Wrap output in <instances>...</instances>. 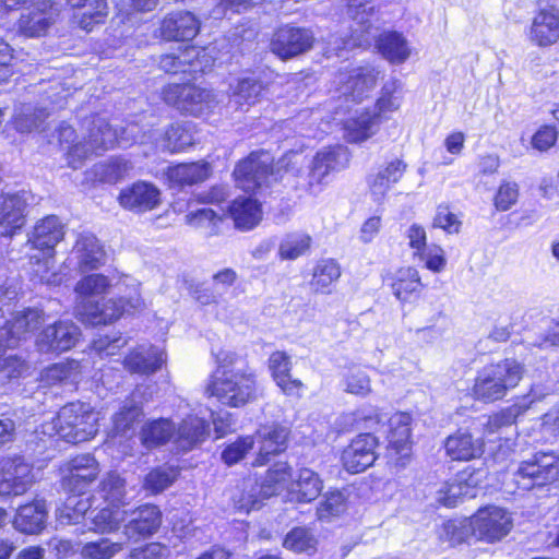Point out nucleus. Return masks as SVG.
I'll list each match as a JSON object with an SVG mask.
<instances>
[{"instance_id": "obj_9", "label": "nucleus", "mask_w": 559, "mask_h": 559, "mask_svg": "<svg viewBox=\"0 0 559 559\" xmlns=\"http://www.w3.org/2000/svg\"><path fill=\"white\" fill-rule=\"evenodd\" d=\"M488 471L486 468L471 469V467L459 473L456 477L443 483L436 491V501L447 508H454L461 503L464 498L476 497L477 487L480 480L486 479Z\"/></svg>"}, {"instance_id": "obj_54", "label": "nucleus", "mask_w": 559, "mask_h": 559, "mask_svg": "<svg viewBox=\"0 0 559 559\" xmlns=\"http://www.w3.org/2000/svg\"><path fill=\"white\" fill-rule=\"evenodd\" d=\"M122 549V543H115L108 538H100L97 542L86 543L81 549V555L86 559H111Z\"/></svg>"}, {"instance_id": "obj_35", "label": "nucleus", "mask_w": 559, "mask_h": 559, "mask_svg": "<svg viewBox=\"0 0 559 559\" xmlns=\"http://www.w3.org/2000/svg\"><path fill=\"white\" fill-rule=\"evenodd\" d=\"M210 433V425L198 416H188L177 429L175 442L182 451L203 442Z\"/></svg>"}, {"instance_id": "obj_12", "label": "nucleus", "mask_w": 559, "mask_h": 559, "mask_svg": "<svg viewBox=\"0 0 559 559\" xmlns=\"http://www.w3.org/2000/svg\"><path fill=\"white\" fill-rule=\"evenodd\" d=\"M99 472V464L93 455H76L61 467L62 487L70 492L84 493Z\"/></svg>"}, {"instance_id": "obj_44", "label": "nucleus", "mask_w": 559, "mask_h": 559, "mask_svg": "<svg viewBox=\"0 0 559 559\" xmlns=\"http://www.w3.org/2000/svg\"><path fill=\"white\" fill-rule=\"evenodd\" d=\"M63 504L56 511L57 521L60 525H72L80 522L86 512L91 509L90 498L83 497V493L72 492Z\"/></svg>"}, {"instance_id": "obj_5", "label": "nucleus", "mask_w": 559, "mask_h": 559, "mask_svg": "<svg viewBox=\"0 0 559 559\" xmlns=\"http://www.w3.org/2000/svg\"><path fill=\"white\" fill-rule=\"evenodd\" d=\"M162 98L179 111L197 117L211 111L218 104L216 95L211 90L189 83L164 86Z\"/></svg>"}, {"instance_id": "obj_15", "label": "nucleus", "mask_w": 559, "mask_h": 559, "mask_svg": "<svg viewBox=\"0 0 559 559\" xmlns=\"http://www.w3.org/2000/svg\"><path fill=\"white\" fill-rule=\"evenodd\" d=\"M34 481L29 464L22 459L0 461V496H20L25 493Z\"/></svg>"}, {"instance_id": "obj_22", "label": "nucleus", "mask_w": 559, "mask_h": 559, "mask_svg": "<svg viewBox=\"0 0 559 559\" xmlns=\"http://www.w3.org/2000/svg\"><path fill=\"white\" fill-rule=\"evenodd\" d=\"M110 286L109 280L103 274H91L80 280L75 285V313H86L95 308V302Z\"/></svg>"}, {"instance_id": "obj_21", "label": "nucleus", "mask_w": 559, "mask_h": 559, "mask_svg": "<svg viewBox=\"0 0 559 559\" xmlns=\"http://www.w3.org/2000/svg\"><path fill=\"white\" fill-rule=\"evenodd\" d=\"M200 31V22L189 11H178L167 14L162 21L160 35L166 40H192Z\"/></svg>"}, {"instance_id": "obj_20", "label": "nucleus", "mask_w": 559, "mask_h": 559, "mask_svg": "<svg viewBox=\"0 0 559 559\" xmlns=\"http://www.w3.org/2000/svg\"><path fill=\"white\" fill-rule=\"evenodd\" d=\"M252 437L259 447L253 464L264 465L271 455H276L286 449L288 430L278 424H270L261 426Z\"/></svg>"}, {"instance_id": "obj_32", "label": "nucleus", "mask_w": 559, "mask_h": 559, "mask_svg": "<svg viewBox=\"0 0 559 559\" xmlns=\"http://www.w3.org/2000/svg\"><path fill=\"white\" fill-rule=\"evenodd\" d=\"M269 368L272 377L281 390L287 395L298 394L302 388L300 380L290 376L292 361L285 352H274L269 358Z\"/></svg>"}, {"instance_id": "obj_30", "label": "nucleus", "mask_w": 559, "mask_h": 559, "mask_svg": "<svg viewBox=\"0 0 559 559\" xmlns=\"http://www.w3.org/2000/svg\"><path fill=\"white\" fill-rule=\"evenodd\" d=\"M229 91V103L234 104L237 109L248 110L249 107L262 99L265 86L259 79L248 76L237 80L235 84H230Z\"/></svg>"}, {"instance_id": "obj_16", "label": "nucleus", "mask_w": 559, "mask_h": 559, "mask_svg": "<svg viewBox=\"0 0 559 559\" xmlns=\"http://www.w3.org/2000/svg\"><path fill=\"white\" fill-rule=\"evenodd\" d=\"M143 300L138 293L124 298H110L95 302V308L86 313H81L78 318L91 325L107 324L119 319L124 312L135 311L143 307Z\"/></svg>"}, {"instance_id": "obj_62", "label": "nucleus", "mask_w": 559, "mask_h": 559, "mask_svg": "<svg viewBox=\"0 0 559 559\" xmlns=\"http://www.w3.org/2000/svg\"><path fill=\"white\" fill-rule=\"evenodd\" d=\"M344 383L345 391L350 394L366 396L371 392V381L369 376L367 372L359 369L349 370L345 376Z\"/></svg>"}, {"instance_id": "obj_24", "label": "nucleus", "mask_w": 559, "mask_h": 559, "mask_svg": "<svg viewBox=\"0 0 559 559\" xmlns=\"http://www.w3.org/2000/svg\"><path fill=\"white\" fill-rule=\"evenodd\" d=\"M530 38L539 47H548L559 41V12L557 9H543L534 16Z\"/></svg>"}, {"instance_id": "obj_2", "label": "nucleus", "mask_w": 559, "mask_h": 559, "mask_svg": "<svg viewBox=\"0 0 559 559\" xmlns=\"http://www.w3.org/2000/svg\"><path fill=\"white\" fill-rule=\"evenodd\" d=\"M258 378L255 371L243 366L237 372L210 376L204 392L215 397L224 406L239 408L258 399Z\"/></svg>"}, {"instance_id": "obj_34", "label": "nucleus", "mask_w": 559, "mask_h": 559, "mask_svg": "<svg viewBox=\"0 0 559 559\" xmlns=\"http://www.w3.org/2000/svg\"><path fill=\"white\" fill-rule=\"evenodd\" d=\"M447 455L452 461H469L484 452V443L474 440L467 432H456L449 436L444 443Z\"/></svg>"}, {"instance_id": "obj_53", "label": "nucleus", "mask_w": 559, "mask_h": 559, "mask_svg": "<svg viewBox=\"0 0 559 559\" xmlns=\"http://www.w3.org/2000/svg\"><path fill=\"white\" fill-rule=\"evenodd\" d=\"M290 468L286 463H278L269 469L264 480L260 484L264 490V497L277 495L284 489L290 479Z\"/></svg>"}, {"instance_id": "obj_50", "label": "nucleus", "mask_w": 559, "mask_h": 559, "mask_svg": "<svg viewBox=\"0 0 559 559\" xmlns=\"http://www.w3.org/2000/svg\"><path fill=\"white\" fill-rule=\"evenodd\" d=\"M43 312L37 309H27L23 312L15 314L12 321H10L4 328H9L10 335L17 336V344L21 340L25 338L26 335L43 323Z\"/></svg>"}, {"instance_id": "obj_60", "label": "nucleus", "mask_w": 559, "mask_h": 559, "mask_svg": "<svg viewBox=\"0 0 559 559\" xmlns=\"http://www.w3.org/2000/svg\"><path fill=\"white\" fill-rule=\"evenodd\" d=\"M78 365L74 362H59L51 365L43 370L41 380L53 385L73 378L76 374Z\"/></svg>"}, {"instance_id": "obj_33", "label": "nucleus", "mask_w": 559, "mask_h": 559, "mask_svg": "<svg viewBox=\"0 0 559 559\" xmlns=\"http://www.w3.org/2000/svg\"><path fill=\"white\" fill-rule=\"evenodd\" d=\"M47 508L44 501H35L19 508L13 521L14 527L25 534H37L46 524Z\"/></svg>"}, {"instance_id": "obj_18", "label": "nucleus", "mask_w": 559, "mask_h": 559, "mask_svg": "<svg viewBox=\"0 0 559 559\" xmlns=\"http://www.w3.org/2000/svg\"><path fill=\"white\" fill-rule=\"evenodd\" d=\"M162 524V512L154 504H144L130 513V520L123 527L129 540H139L155 534Z\"/></svg>"}, {"instance_id": "obj_55", "label": "nucleus", "mask_w": 559, "mask_h": 559, "mask_svg": "<svg viewBox=\"0 0 559 559\" xmlns=\"http://www.w3.org/2000/svg\"><path fill=\"white\" fill-rule=\"evenodd\" d=\"M297 492L302 501H312L322 490V480L312 469L302 468L297 479Z\"/></svg>"}, {"instance_id": "obj_41", "label": "nucleus", "mask_w": 559, "mask_h": 559, "mask_svg": "<svg viewBox=\"0 0 559 559\" xmlns=\"http://www.w3.org/2000/svg\"><path fill=\"white\" fill-rule=\"evenodd\" d=\"M176 427L168 418H158L146 421L141 429L140 439L147 448H155L165 444L175 437Z\"/></svg>"}, {"instance_id": "obj_19", "label": "nucleus", "mask_w": 559, "mask_h": 559, "mask_svg": "<svg viewBox=\"0 0 559 559\" xmlns=\"http://www.w3.org/2000/svg\"><path fill=\"white\" fill-rule=\"evenodd\" d=\"M105 252L98 239L91 233L79 235L69 257L80 272L98 269L104 263Z\"/></svg>"}, {"instance_id": "obj_6", "label": "nucleus", "mask_w": 559, "mask_h": 559, "mask_svg": "<svg viewBox=\"0 0 559 559\" xmlns=\"http://www.w3.org/2000/svg\"><path fill=\"white\" fill-rule=\"evenodd\" d=\"M516 488L530 490L559 480V455L555 452H537L522 462L512 474Z\"/></svg>"}, {"instance_id": "obj_26", "label": "nucleus", "mask_w": 559, "mask_h": 559, "mask_svg": "<svg viewBox=\"0 0 559 559\" xmlns=\"http://www.w3.org/2000/svg\"><path fill=\"white\" fill-rule=\"evenodd\" d=\"M164 361L165 354L160 348L141 345L124 358L123 365L131 373L151 374L156 372Z\"/></svg>"}, {"instance_id": "obj_7", "label": "nucleus", "mask_w": 559, "mask_h": 559, "mask_svg": "<svg viewBox=\"0 0 559 559\" xmlns=\"http://www.w3.org/2000/svg\"><path fill=\"white\" fill-rule=\"evenodd\" d=\"M234 177L238 188L257 193L276 180L273 173V157L267 152H253L238 163Z\"/></svg>"}, {"instance_id": "obj_46", "label": "nucleus", "mask_w": 559, "mask_h": 559, "mask_svg": "<svg viewBox=\"0 0 559 559\" xmlns=\"http://www.w3.org/2000/svg\"><path fill=\"white\" fill-rule=\"evenodd\" d=\"M264 497L263 487L254 478L243 479L239 495L234 496L235 506L247 513L259 509Z\"/></svg>"}, {"instance_id": "obj_27", "label": "nucleus", "mask_w": 559, "mask_h": 559, "mask_svg": "<svg viewBox=\"0 0 559 559\" xmlns=\"http://www.w3.org/2000/svg\"><path fill=\"white\" fill-rule=\"evenodd\" d=\"M523 376V367L514 359H506L491 370V401L502 399L515 388Z\"/></svg>"}, {"instance_id": "obj_52", "label": "nucleus", "mask_w": 559, "mask_h": 559, "mask_svg": "<svg viewBox=\"0 0 559 559\" xmlns=\"http://www.w3.org/2000/svg\"><path fill=\"white\" fill-rule=\"evenodd\" d=\"M178 477V471L171 466H159L152 469L144 479V489L151 493H159L168 488Z\"/></svg>"}, {"instance_id": "obj_51", "label": "nucleus", "mask_w": 559, "mask_h": 559, "mask_svg": "<svg viewBox=\"0 0 559 559\" xmlns=\"http://www.w3.org/2000/svg\"><path fill=\"white\" fill-rule=\"evenodd\" d=\"M46 108H36L32 105H21L15 108L13 118L14 127L20 132H31L48 117Z\"/></svg>"}, {"instance_id": "obj_37", "label": "nucleus", "mask_w": 559, "mask_h": 559, "mask_svg": "<svg viewBox=\"0 0 559 559\" xmlns=\"http://www.w3.org/2000/svg\"><path fill=\"white\" fill-rule=\"evenodd\" d=\"M229 214L237 228L249 230L255 227L262 218L261 205L251 198H238L228 207Z\"/></svg>"}, {"instance_id": "obj_36", "label": "nucleus", "mask_w": 559, "mask_h": 559, "mask_svg": "<svg viewBox=\"0 0 559 559\" xmlns=\"http://www.w3.org/2000/svg\"><path fill=\"white\" fill-rule=\"evenodd\" d=\"M68 4L78 10L74 15L82 29L91 31L95 24L104 21L108 13L106 0H67Z\"/></svg>"}, {"instance_id": "obj_4", "label": "nucleus", "mask_w": 559, "mask_h": 559, "mask_svg": "<svg viewBox=\"0 0 559 559\" xmlns=\"http://www.w3.org/2000/svg\"><path fill=\"white\" fill-rule=\"evenodd\" d=\"M98 415L90 404L72 402L64 405L51 425L56 435L70 443H80L97 432Z\"/></svg>"}, {"instance_id": "obj_43", "label": "nucleus", "mask_w": 559, "mask_h": 559, "mask_svg": "<svg viewBox=\"0 0 559 559\" xmlns=\"http://www.w3.org/2000/svg\"><path fill=\"white\" fill-rule=\"evenodd\" d=\"M378 123V115L362 111L345 121V136L349 142H362L374 134Z\"/></svg>"}, {"instance_id": "obj_11", "label": "nucleus", "mask_w": 559, "mask_h": 559, "mask_svg": "<svg viewBox=\"0 0 559 559\" xmlns=\"http://www.w3.org/2000/svg\"><path fill=\"white\" fill-rule=\"evenodd\" d=\"M58 8L50 0H36L23 8L16 23L17 32L25 37H40L47 34L56 22Z\"/></svg>"}, {"instance_id": "obj_29", "label": "nucleus", "mask_w": 559, "mask_h": 559, "mask_svg": "<svg viewBox=\"0 0 559 559\" xmlns=\"http://www.w3.org/2000/svg\"><path fill=\"white\" fill-rule=\"evenodd\" d=\"M25 200L20 194L0 195V227L2 236L12 237L24 225Z\"/></svg>"}, {"instance_id": "obj_40", "label": "nucleus", "mask_w": 559, "mask_h": 559, "mask_svg": "<svg viewBox=\"0 0 559 559\" xmlns=\"http://www.w3.org/2000/svg\"><path fill=\"white\" fill-rule=\"evenodd\" d=\"M341 274V266L334 259L319 260L312 270L311 289L320 294H330Z\"/></svg>"}, {"instance_id": "obj_28", "label": "nucleus", "mask_w": 559, "mask_h": 559, "mask_svg": "<svg viewBox=\"0 0 559 559\" xmlns=\"http://www.w3.org/2000/svg\"><path fill=\"white\" fill-rule=\"evenodd\" d=\"M63 236L64 226L60 219L55 215H49L35 225L28 242L35 249L50 252L63 239Z\"/></svg>"}, {"instance_id": "obj_25", "label": "nucleus", "mask_w": 559, "mask_h": 559, "mask_svg": "<svg viewBox=\"0 0 559 559\" xmlns=\"http://www.w3.org/2000/svg\"><path fill=\"white\" fill-rule=\"evenodd\" d=\"M146 134H143L139 140L140 143H145ZM147 141L154 142L158 150L176 153L191 146L193 144V135L183 126L179 123L170 124L163 133L157 131H150Z\"/></svg>"}, {"instance_id": "obj_56", "label": "nucleus", "mask_w": 559, "mask_h": 559, "mask_svg": "<svg viewBox=\"0 0 559 559\" xmlns=\"http://www.w3.org/2000/svg\"><path fill=\"white\" fill-rule=\"evenodd\" d=\"M199 51L194 47H188L180 52L167 53L160 57L159 67L168 73L187 72V66H192L193 58L198 57Z\"/></svg>"}, {"instance_id": "obj_3", "label": "nucleus", "mask_w": 559, "mask_h": 559, "mask_svg": "<svg viewBox=\"0 0 559 559\" xmlns=\"http://www.w3.org/2000/svg\"><path fill=\"white\" fill-rule=\"evenodd\" d=\"M347 13L353 20L352 35L348 38L332 35L325 51L328 58L340 57L342 50L368 47L377 37V28L373 26V21L377 17L374 0H348Z\"/></svg>"}, {"instance_id": "obj_58", "label": "nucleus", "mask_w": 559, "mask_h": 559, "mask_svg": "<svg viewBox=\"0 0 559 559\" xmlns=\"http://www.w3.org/2000/svg\"><path fill=\"white\" fill-rule=\"evenodd\" d=\"M346 509V501L340 491L329 492L320 502L317 514L320 520H330L338 516Z\"/></svg>"}, {"instance_id": "obj_49", "label": "nucleus", "mask_w": 559, "mask_h": 559, "mask_svg": "<svg viewBox=\"0 0 559 559\" xmlns=\"http://www.w3.org/2000/svg\"><path fill=\"white\" fill-rule=\"evenodd\" d=\"M127 515L128 512L126 510L108 504L93 515V527L91 530L102 534L115 532L126 521Z\"/></svg>"}, {"instance_id": "obj_38", "label": "nucleus", "mask_w": 559, "mask_h": 559, "mask_svg": "<svg viewBox=\"0 0 559 559\" xmlns=\"http://www.w3.org/2000/svg\"><path fill=\"white\" fill-rule=\"evenodd\" d=\"M388 441L391 450L401 454L402 459L408 456L411 437V416L406 413H396L389 419Z\"/></svg>"}, {"instance_id": "obj_59", "label": "nucleus", "mask_w": 559, "mask_h": 559, "mask_svg": "<svg viewBox=\"0 0 559 559\" xmlns=\"http://www.w3.org/2000/svg\"><path fill=\"white\" fill-rule=\"evenodd\" d=\"M255 441L252 436L238 438L236 441L226 445L222 452V460L227 465H234L242 460L246 454L253 449Z\"/></svg>"}, {"instance_id": "obj_42", "label": "nucleus", "mask_w": 559, "mask_h": 559, "mask_svg": "<svg viewBox=\"0 0 559 559\" xmlns=\"http://www.w3.org/2000/svg\"><path fill=\"white\" fill-rule=\"evenodd\" d=\"M141 395V389L136 388L130 399L126 400L120 409L114 415L112 421L116 432L126 435L133 428L134 423L143 416L141 402L139 401Z\"/></svg>"}, {"instance_id": "obj_63", "label": "nucleus", "mask_w": 559, "mask_h": 559, "mask_svg": "<svg viewBox=\"0 0 559 559\" xmlns=\"http://www.w3.org/2000/svg\"><path fill=\"white\" fill-rule=\"evenodd\" d=\"M226 215V211L221 209L218 212L213 209L203 207L197 211H191L186 215V222L188 225L199 228V227H210L211 225H216L217 222L222 221V218Z\"/></svg>"}, {"instance_id": "obj_47", "label": "nucleus", "mask_w": 559, "mask_h": 559, "mask_svg": "<svg viewBox=\"0 0 559 559\" xmlns=\"http://www.w3.org/2000/svg\"><path fill=\"white\" fill-rule=\"evenodd\" d=\"M132 169V164L123 157H110L95 165V177L103 182L115 183L124 178Z\"/></svg>"}, {"instance_id": "obj_13", "label": "nucleus", "mask_w": 559, "mask_h": 559, "mask_svg": "<svg viewBox=\"0 0 559 559\" xmlns=\"http://www.w3.org/2000/svg\"><path fill=\"white\" fill-rule=\"evenodd\" d=\"M313 43L310 29L285 25L274 33L271 50L282 59H289L309 50Z\"/></svg>"}, {"instance_id": "obj_8", "label": "nucleus", "mask_w": 559, "mask_h": 559, "mask_svg": "<svg viewBox=\"0 0 559 559\" xmlns=\"http://www.w3.org/2000/svg\"><path fill=\"white\" fill-rule=\"evenodd\" d=\"M379 72L371 66L341 70L335 79V93L346 103H360L377 85Z\"/></svg>"}, {"instance_id": "obj_39", "label": "nucleus", "mask_w": 559, "mask_h": 559, "mask_svg": "<svg viewBox=\"0 0 559 559\" xmlns=\"http://www.w3.org/2000/svg\"><path fill=\"white\" fill-rule=\"evenodd\" d=\"M380 53L392 63H403L411 56L407 39L397 32H386L377 39Z\"/></svg>"}, {"instance_id": "obj_23", "label": "nucleus", "mask_w": 559, "mask_h": 559, "mask_svg": "<svg viewBox=\"0 0 559 559\" xmlns=\"http://www.w3.org/2000/svg\"><path fill=\"white\" fill-rule=\"evenodd\" d=\"M159 190L147 182H135L121 191L119 202L127 210L138 213L155 209L159 204Z\"/></svg>"}, {"instance_id": "obj_48", "label": "nucleus", "mask_w": 559, "mask_h": 559, "mask_svg": "<svg viewBox=\"0 0 559 559\" xmlns=\"http://www.w3.org/2000/svg\"><path fill=\"white\" fill-rule=\"evenodd\" d=\"M423 284L419 273L414 267L401 269L396 273V278L392 284L394 296L401 300L406 301L409 297L421 289Z\"/></svg>"}, {"instance_id": "obj_10", "label": "nucleus", "mask_w": 559, "mask_h": 559, "mask_svg": "<svg viewBox=\"0 0 559 559\" xmlns=\"http://www.w3.org/2000/svg\"><path fill=\"white\" fill-rule=\"evenodd\" d=\"M349 163V153L345 146L324 147L319 151L310 166L307 189L311 194H318L325 178L332 171H338Z\"/></svg>"}, {"instance_id": "obj_61", "label": "nucleus", "mask_w": 559, "mask_h": 559, "mask_svg": "<svg viewBox=\"0 0 559 559\" xmlns=\"http://www.w3.org/2000/svg\"><path fill=\"white\" fill-rule=\"evenodd\" d=\"M310 241L306 235L288 236L280 246V254L283 259L295 260L309 249Z\"/></svg>"}, {"instance_id": "obj_57", "label": "nucleus", "mask_w": 559, "mask_h": 559, "mask_svg": "<svg viewBox=\"0 0 559 559\" xmlns=\"http://www.w3.org/2000/svg\"><path fill=\"white\" fill-rule=\"evenodd\" d=\"M440 537L451 545L466 542L471 535L467 518L461 520H449L442 525Z\"/></svg>"}, {"instance_id": "obj_17", "label": "nucleus", "mask_w": 559, "mask_h": 559, "mask_svg": "<svg viewBox=\"0 0 559 559\" xmlns=\"http://www.w3.org/2000/svg\"><path fill=\"white\" fill-rule=\"evenodd\" d=\"M377 438L371 433L358 435L343 451V465L349 473L357 474L371 466L376 459Z\"/></svg>"}, {"instance_id": "obj_1", "label": "nucleus", "mask_w": 559, "mask_h": 559, "mask_svg": "<svg viewBox=\"0 0 559 559\" xmlns=\"http://www.w3.org/2000/svg\"><path fill=\"white\" fill-rule=\"evenodd\" d=\"M83 128L86 133L76 143H73L75 131L71 126L62 124L58 130L61 143H72L68 150V164L73 169L80 168L85 158L93 154H102L118 142L117 132L111 129L104 117L96 115L85 119Z\"/></svg>"}, {"instance_id": "obj_14", "label": "nucleus", "mask_w": 559, "mask_h": 559, "mask_svg": "<svg viewBox=\"0 0 559 559\" xmlns=\"http://www.w3.org/2000/svg\"><path fill=\"white\" fill-rule=\"evenodd\" d=\"M81 335L80 329L70 320L58 321L46 326L37 336L36 346L41 353H61L72 348Z\"/></svg>"}, {"instance_id": "obj_45", "label": "nucleus", "mask_w": 559, "mask_h": 559, "mask_svg": "<svg viewBox=\"0 0 559 559\" xmlns=\"http://www.w3.org/2000/svg\"><path fill=\"white\" fill-rule=\"evenodd\" d=\"M99 495L109 506L121 508L127 504L126 481L115 472L108 473L99 484Z\"/></svg>"}, {"instance_id": "obj_31", "label": "nucleus", "mask_w": 559, "mask_h": 559, "mask_svg": "<svg viewBox=\"0 0 559 559\" xmlns=\"http://www.w3.org/2000/svg\"><path fill=\"white\" fill-rule=\"evenodd\" d=\"M211 171L209 163L199 162L169 167L166 176L171 188H182L206 180Z\"/></svg>"}, {"instance_id": "obj_64", "label": "nucleus", "mask_w": 559, "mask_h": 559, "mask_svg": "<svg viewBox=\"0 0 559 559\" xmlns=\"http://www.w3.org/2000/svg\"><path fill=\"white\" fill-rule=\"evenodd\" d=\"M217 368L211 376H222L225 372H237V369L248 366L246 360L235 352L222 349L215 355Z\"/></svg>"}]
</instances>
